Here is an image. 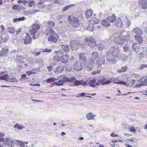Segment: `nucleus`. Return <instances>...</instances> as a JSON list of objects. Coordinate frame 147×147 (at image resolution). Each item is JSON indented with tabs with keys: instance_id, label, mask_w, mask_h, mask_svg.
I'll return each instance as SVG.
<instances>
[{
	"instance_id": "59",
	"label": "nucleus",
	"mask_w": 147,
	"mask_h": 147,
	"mask_svg": "<svg viewBox=\"0 0 147 147\" xmlns=\"http://www.w3.org/2000/svg\"><path fill=\"white\" fill-rule=\"evenodd\" d=\"M143 33V32L142 31L140 28H138V34L142 35Z\"/></svg>"
},
{
	"instance_id": "64",
	"label": "nucleus",
	"mask_w": 147,
	"mask_h": 147,
	"mask_svg": "<svg viewBox=\"0 0 147 147\" xmlns=\"http://www.w3.org/2000/svg\"><path fill=\"white\" fill-rule=\"evenodd\" d=\"M126 23H127V25L128 27L131 24L130 21H129V20H127Z\"/></svg>"
},
{
	"instance_id": "33",
	"label": "nucleus",
	"mask_w": 147,
	"mask_h": 147,
	"mask_svg": "<svg viewBox=\"0 0 147 147\" xmlns=\"http://www.w3.org/2000/svg\"><path fill=\"white\" fill-rule=\"evenodd\" d=\"M74 6L75 4H71L68 6H66L63 7V11L64 12L66 11V10H67L69 9Z\"/></svg>"
},
{
	"instance_id": "19",
	"label": "nucleus",
	"mask_w": 147,
	"mask_h": 147,
	"mask_svg": "<svg viewBox=\"0 0 147 147\" xmlns=\"http://www.w3.org/2000/svg\"><path fill=\"white\" fill-rule=\"evenodd\" d=\"M93 11L90 9L87 10L85 13V16L87 18H90L93 13Z\"/></svg>"
},
{
	"instance_id": "31",
	"label": "nucleus",
	"mask_w": 147,
	"mask_h": 147,
	"mask_svg": "<svg viewBox=\"0 0 147 147\" xmlns=\"http://www.w3.org/2000/svg\"><path fill=\"white\" fill-rule=\"evenodd\" d=\"M7 31L10 34H13L15 31L14 28L11 27H9L7 28Z\"/></svg>"
},
{
	"instance_id": "23",
	"label": "nucleus",
	"mask_w": 147,
	"mask_h": 147,
	"mask_svg": "<svg viewBox=\"0 0 147 147\" xmlns=\"http://www.w3.org/2000/svg\"><path fill=\"white\" fill-rule=\"evenodd\" d=\"M98 55L96 51L92 52L91 53V58L92 59L94 60L98 57Z\"/></svg>"
},
{
	"instance_id": "41",
	"label": "nucleus",
	"mask_w": 147,
	"mask_h": 147,
	"mask_svg": "<svg viewBox=\"0 0 147 147\" xmlns=\"http://www.w3.org/2000/svg\"><path fill=\"white\" fill-rule=\"evenodd\" d=\"M28 4L29 7H31L35 5V3L34 1H31L28 3Z\"/></svg>"
},
{
	"instance_id": "46",
	"label": "nucleus",
	"mask_w": 147,
	"mask_h": 147,
	"mask_svg": "<svg viewBox=\"0 0 147 147\" xmlns=\"http://www.w3.org/2000/svg\"><path fill=\"white\" fill-rule=\"evenodd\" d=\"M129 131L130 132L133 133H135L136 132V131L135 127L133 126H131L129 128Z\"/></svg>"
},
{
	"instance_id": "47",
	"label": "nucleus",
	"mask_w": 147,
	"mask_h": 147,
	"mask_svg": "<svg viewBox=\"0 0 147 147\" xmlns=\"http://www.w3.org/2000/svg\"><path fill=\"white\" fill-rule=\"evenodd\" d=\"M101 71L100 69L97 70L96 71H93L92 72V75H95L96 74L99 73Z\"/></svg>"
},
{
	"instance_id": "62",
	"label": "nucleus",
	"mask_w": 147,
	"mask_h": 147,
	"mask_svg": "<svg viewBox=\"0 0 147 147\" xmlns=\"http://www.w3.org/2000/svg\"><path fill=\"white\" fill-rule=\"evenodd\" d=\"M44 3V2L40 1L37 3V5H41L42 4H43Z\"/></svg>"
},
{
	"instance_id": "58",
	"label": "nucleus",
	"mask_w": 147,
	"mask_h": 147,
	"mask_svg": "<svg viewBox=\"0 0 147 147\" xmlns=\"http://www.w3.org/2000/svg\"><path fill=\"white\" fill-rule=\"evenodd\" d=\"M26 73H27L28 76H30L32 74H34V73H33L32 71H28L26 72Z\"/></svg>"
},
{
	"instance_id": "53",
	"label": "nucleus",
	"mask_w": 147,
	"mask_h": 147,
	"mask_svg": "<svg viewBox=\"0 0 147 147\" xmlns=\"http://www.w3.org/2000/svg\"><path fill=\"white\" fill-rule=\"evenodd\" d=\"M51 50L50 49H48L47 48L43 49V52H50Z\"/></svg>"
},
{
	"instance_id": "43",
	"label": "nucleus",
	"mask_w": 147,
	"mask_h": 147,
	"mask_svg": "<svg viewBox=\"0 0 147 147\" xmlns=\"http://www.w3.org/2000/svg\"><path fill=\"white\" fill-rule=\"evenodd\" d=\"M54 53L56 54H58V55H61L63 54V52L62 50H59L57 51H55L54 52Z\"/></svg>"
},
{
	"instance_id": "5",
	"label": "nucleus",
	"mask_w": 147,
	"mask_h": 147,
	"mask_svg": "<svg viewBox=\"0 0 147 147\" xmlns=\"http://www.w3.org/2000/svg\"><path fill=\"white\" fill-rule=\"evenodd\" d=\"M84 40L90 47L94 48L96 46V42L93 37L86 38H85Z\"/></svg>"
},
{
	"instance_id": "22",
	"label": "nucleus",
	"mask_w": 147,
	"mask_h": 147,
	"mask_svg": "<svg viewBox=\"0 0 147 147\" xmlns=\"http://www.w3.org/2000/svg\"><path fill=\"white\" fill-rule=\"evenodd\" d=\"M115 24L116 26L118 27H121L122 26L123 23L120 18H118L117 19V20L115 23Z\"/></svg>"
},
{
	"instance_id": "28",
	"label": "nucleus",
	"mask_w": 147,
	"mask_h": 147,
	"mask_svg": "<svg viewBox=\"0 0 147 147\" xmlns=\"http://www.w3.org/2000/svg\"><path fill=\"white\" fill-rule=\"evenodd\" d=\"M128 68L127 66H125L124 67H121L120 69H118L117 71L119 73H121L126 71L128 69Z\"/></svg>"
},
{
	"instance_id": "8",
	"label": "nucleus",
	"mask_w": 147,
	"mask_h": 147,
	"mask_svg": "<svg viewBox=\"0 0 147 147\" xmlns=\"http://www.w3.org/2000/svg\"><path fill=\"white\" fill-rule=\"evenodd\" d=\"M40 29V26L38 24H34L33 25L30 30V33L31 35H34Z\"/></svg>"
},
{
	"instance_id": "16",
	"label": "nucleus",
	"mask_w": 147,
	"mask_h": 147,
	"mask_svg": "<svg viewBox=\"0 0 147 147\" xmlns=\"http://www.w3.org/2000/svg\"><path fill=\"white\" fill-rule=\"evenodd\" d=\"M105 63L104 59L100 58L96 61V63L98 66L99 67L103 65H104Z\"/></svg>"
},
{
	"instance_id": "7",
	"label": "nucleus",
	"mask_w": 147,
	"mask_h": 147,
	"mask_svg": "<svg viewBox=\"0 0 147 147\" xmlns=\"http://www.w3.org/2000/svg\"><path fill=\"white\" fill-rule=\"evenodd\" d=\"M80 44L78 41L73 40L70 42L69 44L72 49L74 50L78 49L80 46Z\"/></svg>"
},
{
	"instance_id": "44",
	"label": "nucleus",
	"mask_w": 147,
	"mask_h": 147,
	"mask_svg": "<svg viewBox=\"0 0 147 147\" xmlns=\"http://www.w3.org/2000/svg\"><path fill=\"white\" fill-rule=\"evenodd\" d=\"M6 40L5 39L3 38L1 36H0V45L2 44L3 42L5 43Z\"/></svg>"
},
{
	"instance_id": "15",
	"label": "nucleus",
	"mask_w": 147,
	"mask_h": 147,
	"mask_svg": "<svg viewBox=\"0 0 147 147\" xmlns=\"http://www.w3.org/2000/svg\"><path fill=\"white\" fill-rule=\"evenodd\" d=\"M8 50L9 49H8L4 48H2V50L0 51V56L1 57L6 56Z\"/></svg>"
},
{
	"instance_id": "45",
	"label": "nucleus",
	"mask_w": 147,
	"mask_h": 147,
	"mask_svg": "<svg viewBox=\"0 0 147 147\" xmlns=\"http://www.w3.org/2000/svg\"><path fill=\"white\" fill-rule=\"evenodd\" d=\"M144 79H145V77H143L140 79L138 80V82L140 83H146L145 80Z\"/></svg>"
},
{
	"instance_id": "38",
	"label": "nucleus",
	"mask_w": 147,
	"mask_h": 147,
	"mask_svg": "<svg viewBox=\"0 0 147 147\" xmlns=\"http://www.w3.org/2000/svg\"><path fill=\"white\" fill-rule=\"evenodd\" d=\"M57 80L56 78H49L48 79L46 80V82L47 83H49L51 82H53L55 80Z\"/></svg>"
},
{
	"instance_id": "3",
	"label": "nucleus",
	"mask_w": 147,
	"mask_h": 147,
	"mask_svg": "<svg viewBox=\"0 0 147 147\" xmlns=\"http://www.w3.org/2000/svg\"><path fill=\"white\" fill-rule=\"evenodd\" d=\"M47 32L48 34H50L48 39V40L54 43L56 42L59 38L58 35L55 33L52 29L48 30Z\"/></svg>"
},
{
	"instance_id": "10",
	"label": "nucleus",
	"mask_w": 147,
	"mask_h": 147,
	"mask_svg": "<svg viewBox=\"0 0 147 147\" xmlns=\"http://www.w3.org/2000/svg\"><path fill=\"white\" fill-rule=\"evenodd\" d=\"M83 68V67L81 63L77 62L74 64L73 69L75 70L80 71L82 70Z\"/></svg>"
},
{
	"instance_id": "56",
	"label": "nucleus",
	"mask_w": 147,
	"mask_h": 147,
	"mask_svg": "<svg viewBox=\"0 0 147 147\" xmlns=\"http://www.w3.org/2000/svg\"><path fill=\"white\" fill-rule=\"evenodd\" d=\"M132 32L136 34H137L138 32V28H135L133 29Z\"/></svg>"
},
{
	"instance_id": "63",
	"label": "nucleus",
	"mask_w": 147,
	"mask_h": 147,
	"mask_svg": "<svg viewBox=\"0 0 147 147\" xmlns=\"http://www.w3.org/2000/svg\"><path fill=\"white\" fill-rule=\"evenodd\" d=\"M93 20H94V23L95 24H97L99 23V20L98 19H96L95 20H94L93 19Z\"/></svg>"
},
{
	"instance_id": "39",
	"label": "nucleus",
	"mask_w": 147,
	"mask_h": 147,
	"mask_svg": "<svg viewBox=\"0 0 147 147\" xmlns=\"http://www.w3.org/2000/svg\"><path fill=\"white\" fill-rule=\"evenodd\" d=\"M114 83L118 84H121L123 85H126V83L124 81H120L119 82H115Z\"/></svg>"
},
{
	"instance_id": "13",
	"label": "nucleus",
	"mask_w": 147,
	"mask_h": 147,
	"mask_svg": "<svg viewBox=\"0 0 147 147\" xmlns=\"http://www.w3.org/2000/svg\"><path fill=\"white\" fill-rule=\"evenodd\" d=\"M69 57V55L67 54L62 55L60 57V61L63 63H65L68 61Z\"/></svg>"
},
{
	"instance_id": "18",
	"label": "nucleus",
	"mask_w": 147,
	"mask_h": 147,
	"mask_svg": "<svg viewBox=\"0 0 147 147\" xmlns=\"http://www.w3.org/2000/svg\"><path fill=\"white\" fill-rule=\"evenodd\" d=\"M17 60L19 63H24L26 60V59L23 56L20 55H17L16 56Z\"/></svg>"
},
{
	"instance_id": "37",
	"label": "nucleus",
	"mask_w": 147,
	"mask_h": 147,
	"mask_svg": "<svg viewBox=\"0 0 147 147\" xmlns=\"http://www.w3.org/2000/svg\"><path fill=\"white\" fill-rule=\"evenodd\" d=\"M130 48L127 45H125L123 47V49L124 52H127L129 51Z\"/></svg>"
},
{
	"instance_id": "55",
	"label": "nucleus",
	"mask_w": 147,
	"mask_h": 147,
	"mask_svg": "<svg viewBox=\"0 0 147 147\" xmlns=\"http://www.w3.org/2000/svg\"><path fill=\"white\" fill-rule=\"evenodd\" d=\"M147 67V65H142L141 66H139L140 68L139 69H143L144 67Z\"/></svg>"
},
{
	"instance_id": "6",
	"label": "nucleus",
	"mask_w": 147,
	"mask_h": 147,
	"mask_svg": "<svg viewBox=\"0 0 147 147\" xmlns=\"http://www.w3.org/2000/svg\"><path fill=\"white\" fill-rule=\"evenodd\" d=\"M113 56L114 55L110 52H108L107 53V61L109 62L111 64H115L116 63V61Z\"/></svg>"
},
{
	"instance_id": "9",
	"label": "nucleus",
	"mask_w": 147,
	"mask_h": 147,
	"mask_svg": "<svg viewBox=\"0 0 147 147\" xmlns=\"http://www.w3.org/2000/svg\"><path fill=\"white\" fill-rule=\"evenodd\" d=\"M94 65V62L92 61H89L88 63L86 62L85 64L84 65V66L88 68V70L89 71L92 70Z\"/></svg>"
},
{
	"instance_id": "35",
	"label": "nucleus",
	"mask_w": 147,
	"mask_h": 147,
	"mask_svg": "<svg viewBox=\"0 0 147 147\" xmlns=\"http://www.w3.org/2000/svg\"><path fill=\"white\" fill-rule=\"evenodd\" d=\"M14 127L17 128L18 129H22L25 128L23 125H19L17 123L14 126Z\"/></svg>"
},
{
	"instance_id": "52",
	"label": "nucleus",
	"mask_w": 147,
	"mask_h": 147,
	"mask_svg": "<svg viewBox=\"0 0 147 147\" xmlns=\"http://www.w3.org/2000/svg\"><path fill=\"white\" fill-rule=\"evenodd\" d=\"M66 70L68 71H70L72 70V68L71 67H69L68 66H66L65 67Z\"/></svg>"
},
{
	"instance_id": "25",
	"label": "nucleus",
	"mask_w": 147,
	"mask_h": 147,
	"mask_svg": "<svg viewBox=\"0 0 147 147\" xmlns=\"http://www.w3.org/2000/svg\"><path fill=\"white\" fill-rule=\"evenodd\" d=\"M96 82V80L95 79H93L92 80H90L88 82V84L89 86L93 87H95V84Z\"/></svg>"
},
{
	"instance_id": "1",
	"label": "nucleus",
	"mask_w": 147,
	"mask_h": 147,
	"mask_svg": "<svg viewBox=\"0 0 147 147\" xmlns=\"http://www.w3.org/2000/svg\"><path fill=\"white\" fill-rule=\"evenodd\" d=\"M119 36L121 37V38L119 37L115 36L114 38V41L117 44L122 45L125 41L129 40V35L127 32L123 30L118 33Z\"/></svg>"
},
{
	"instance_id": "61",
	"label": "nucleus",
	"mask_w": 147,
	"mask_h": 147,
	"mask_svg": "<svg viewBox=\"0 0 147 147\" xmlns=\"http://www.w3.org/2000/svg\"><path fill=\"white\" fill-rule=\"evenodd\" d=\"M52 67V66H50L47 67V69L49 71V72L51 71Z\"/></svg>"
},
{
	"instance_id": "14",
	"label": "nucleus",
	"mask_w": 147,
	"mask_h": 147,
	"mask_svg": "<svg viewBox=\"0 0 147 147\" xmlns=\"http://www.w3.org/2000/svg\"><path fill=\"white\" fill-rule=\"evenodd\" d=\"M138 2L142 5V8L146 9L147 8V0H139Z\"/></svg>"
},
{
	"instance_id": "49",
	"label": "nucleus",
	"mask_w": 147,
	"mask_h": 147,
	"mask_svg": "<svg viewBox=\"0 0 147 147\" xmlns=\"http://www.w3.org/2000/svg\"><path fill=\"white\" fill-rule=\"evenodd\" d=\"M87 84L85 81L83 80L80 81V85H83L84 86H85Z\"/></svg>"
},
{
	"instance_id": "54",
	"label": "nucleus",
	"mask_w": 147,
	"mask_h": 147,
	"mask_svg": "<svg viewBox=\"0 0 147 147\" xmlns=\"http://www.w3.org/2000/svg\"><path fill=\"white\" fill-rule=\"evenodd\" d=\"M85 94H86L85 93H80L78 94V95H77L76 96V97L77 98H78L80 97H82Z\"/></svg>"
},
{
	"instance_id": "20",
	"label": "nucleus",
	"mask_w": 147,
	"mask_h": 147,
	"mask_svg": "<svg viewBox=\"0 0 147 147\" xmlns=\"http://www.w3.org/2000/svg\"><path fill=\"white\" fill-rule=\"evenodd\" d=\"M116 17L115 14H113L111 16H109L107 18V20L109 22L113 23L116 20Z\"/></svg>"
},
{
	"instance_id": "50",
	"label": "nucleus",
	"mask_w": 147,
	"mask_h": 147,
	"mask_svg": "<svg viewBox=\"0 0 147 147\" xmlns=\"http://www.w3.org/2000/svg\"><path fill=\"white\" fill-rule=\"evenodd\" d=\"M4 144L6 145L9 146V138H7L5 139Z\"/></svg>"
},
{
	"instance_id": "26",
	"label": "nucleus",
	"mask_w": 147,
	"mask_h": 147,
	"mask_svg": "<svg viewBox=\"0 0 147 147\" xmlns=\"http://www.w3.org/2000/svg\"><path fill=\"white\" fill-rule=\"evenodd\" d=\"M97 48L99 50H102L105 49V46L104 44L100 43L97 45Z\"/></svg>"
},
{
	"instance_id": "17",
	"label": "nucleus",
	"mask_w": 147,
	"mask_h": 147,
	"mask_svg": "<svg viewBox=\"0 0 147 147\" xmlns=\"http://www.w3.org/2000/svg\"><path fill=\"white\" fill-rule=\"evenodd\" d=\"M24 41V43L26 45L31 43V39L29 35H27L25 36Z\"/></svg>"
},
{
	"instance_id": "36",
	"label": "nucleus",
	"mask_w": 147,
	"mask_h": 147,
	"mask_svg": "<svg viewBox=\"0 0 147 147\" xmlns=\"http://www.w3.org/2000/svg\"><path fill=\"white\" fill-rule=\"evenodd\" d=\"M47 25L51 27H52L55 25V23L52 21H49L47 23Z\"/></svg>"
},
{
	"instance_id": "57",
	"label": "nucleus",
	"mask_w": 147,
	"mask_h": 147,
	"mask_svg": "<svg viewBox=\"0 0 147 147\" xmlns=\"http://www.w3.org/2000/svg\"><path fill=\"white\" fill-rule=\"evenodd\" d=\"M18 18V21H24L25 20V18L23 16L22 17L20 18Z\"/></svg>"
},
{
	"instance_id": "29",
	"label": "nucleus",
	"mask_w": 147,
	"mask_h": 147,
	"mask_svg": "<svg viewBox=\"0 0 147 147\" xmlns=\"http://www.w3.org/2000/svg\"><path fill=\"white\" fill-rule=\"evenodd\" d=\"M69 46L68 45H63L61 46V48L63 49L65 52H68L69 51Z\"/></svg>"
},
{
	"instance_id": "51",
	"label": "nucleus",
	"mask_w": 147,
	"mask_h": 147,
	"mask_svg": "<svg viewBox=\"0 0 147 147\" xmlns=\"http://www.w3.org/2000/svg\"><path fill=\"white\" fill-rule=\"evenodd\" d=\"M110 83V81L109 80H107L106 81L103 82L101 84L102 85H106L109 84Z\"/></svg>"
},
{
	"instance_id": "40",
	"label": "nucleus",
	"mask_w": 147,
	"mask_h": 147,
	"mask_svg": "<svg viewBox=\"0 0 147 147\" xmlns=\"http://www.w3.org/2000/svg\"><path fill=\"white\" fill-rule=\"evenodd\" d=\"M132 47L134 50L137 52L136 50L138 49V45L136 43H134L133 44Z\"/></svg>"
},
{
	"instance_id": "24",
	"label": "nucleus",
	"mask_w": 147,
	"mask_h": 147,
	"mask_svg": "<svg viewBox=\"0 0 147 147\" xmlns=\"http://www.w3.org/2000/svg\"><path fill=\"white\" fill-rule=\"evenodd\" d=\"M95 116H96L95 115H93L92 113L90 112L87 114L86 117L88 120H91Z\"/></svg>"
},
{
	"instance_id": "34",
	"label": "nucleus",
	"mask_w": 147,
	"mask_h": 147,
	"mask_svg": "<svg viewBox=\"0 0 147 147\" xmlns=\"http://www.w3.org/2000/svg\"><path fill=\"white\" fill-rule=\"evenodd\" d=\"M53 59L55 62H59L60 61V57L59 56L57 55L54 56Z\"/></svg>"
},
{
	"instance_id": "2",
	"label": "nucleus",
	"mask_w": 147,
	"mask_h": 147,
	"mask_svg": "<svg viewBox=\"0 0 147 147\" xmlns=\"http://www.w3.org/2000/svg\"><path fill=\"white\" fill-rule=\"evenodd\" d=\"M61 80L58 81V82H54V85L57 86H60L63 85V84L66 82H75V86L80 85V81L76 80L75 78L72 77L71 78H68L65 76L63 75L61 76Z\"/></svg>"
},
{
	"instance_id": "11",
	"label": "nucleus",
	"mask_w": 147,
	"mask_h": 147,
	"mask_svg": "<svg viewBox=\"0 0 147 147\" xmlns=\"http://www.w3.org/2000/svg\"><path fill=\"white\" fill-rule=\"evenodd\" d=\"M111 48L113 50L112 54L115 57H118L119 55V48L117 47L112 46Z\"/></svg>"
},
{
	"instance_id": "42",
	"label": "nucleus",
	"mask_w": 147,
	"mask_h": 147,
	"mask_svg": "<svg viewBox=\"0 0 147 147\" xmlns=\"http://www.w3.org/2000/svg\"><path fill=\"white\" fill-rule=\"evenodd\" d=\"M90 26H88L87 27V30H88L89 31H93V24H91L90 25Z\"/></svg>"
},
{
	"instance_id": "48",
	"label": "nucleus",
	"mask_w": 147,
	"mask_h": 147,
	"mask_svg": "<svg viewBox=\"0 0 147 147\" xmlns=\"http://www.w3.org/2000/svg\"><path fill=\"white\" fill-rule=\"evenodd\" d=\"M143 41L142 38L140 36H138V44H142Z\"/></svg>"
},
{
	"instance_id": "21",
	"label": "nucleus",
	"mask_w": 147,
	"mask_h": 147,
	"mask_svg": "<svg viewBox=\"0 0 147 147\" xmlns=\"http://www.w3.org/2000/svg\"><path fill=\"white\" fill-rule=\"evenodd\" d=\"M101 24L102 26L106 27H109L111 25L106 20H102L101 22Z\"/></svg>"
},
{
	"instance_id": "4",
	"label": "nucleus",
	"mask_w": 147,
	"mask_h": 147,
	"mask_svg": "<svg viewBox=\"0 0 147 147\" xmlns=\"http://www.w3.org/2000/svg\"><path fill=\"white\" fill-rule=\"evenodd\" d=\"M70 24L73 27L77 28L79 25L80 23L78 18H75L73 16H69L68 18Z\"/></svg>"
},
{
	"instance_id": "60",
	"label": "nucleus",
	"mask_w": 147,
	"mask_h": 147,
	"mask_svg": "<svg viewBox=\"0 0 147 147\" xmlns=\"http://www.w3.org/2000/svg\"><path fill=\"white\" fill-rule=\"evenodd\" d=\"M12 8L14 10H16L17 9V5H13L12 7Z\"/></svg>"
},
{
	"instance_id": "12",
	"label": "nucleus",
	"mask_w": 147,
	"mask_h": 147,
	"mask_svg": "<svg viewBox=\"0 0 147 147\" xmlns=\"http://www.w3.org/2000/svg\"><path fill=\"white\" fill-rule=\"evenodd\" d=\"M78 57L79 59L82 61H83V65L87 62V58L86 57L85 53H81L78 54Z\"/></svg>"
},
{
	"instance_id": "32",
	"label": "nucleus",
	"mask_w": 147,
	"mask_h": 147,
	"mask_svg": "<svg viewBox=\"0 0 147 147\" xmlns=\"http://www.w3.org/2000/svg\"><path fill=\"white\" fill-rule=\"evenodd\" d=\"M16 141L18 142L19 145L21 147H27V145L25 146V145L24 144V142L20 140H16Z\"/></svg>"
},
{
	"instance_id": "27",
	"label": "nucleus",
	"mask_w": 147,
	"mask_h": 147,
	"mask_svg": "<svg viewBox=\"0 0 147 147\" xmlns=\"http://www.w3.org/2000/svg\"><path fill=\"white\" fill-rule=\"evenodd\" d=\"M63 67L59 65L56 68V70L55 71V73H61L63 71Z\"/></svg>"
},
{
	"instance_id": "30",
	"label": "nucleus",
	"mask_w": 147,
	"mask_h": 147,
	"mask_svg": "<svg viewBox=\"0 0 147 147\" xmlns=\"http://www.w3.org/2000/svg\"><path fill=\"white\" fill-rule=\"evenodd\" d=\"M9 79V77L8 75H6L0 76V80H4L6 81H8Z\"/></svg>"
}]
</instances>
